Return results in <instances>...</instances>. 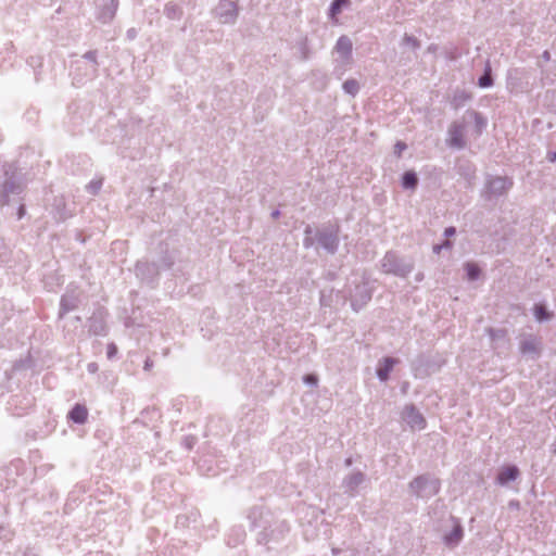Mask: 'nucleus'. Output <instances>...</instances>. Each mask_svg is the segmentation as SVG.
<instances>
[{
	"label": "nucleus",
	"mask_w": 556,
	"mask_h": 556,
	"mask_svg": "<svg viewBox=\"0 0 556 556\" xmlns=\"http://www.w3.org/2000/svg\"><path fill=\"white\" fill-rule=\"evenodd\" d=\"M415 267L409 256H402L396 251H388L381 260L382 271L401 278H406Z\"/></svg>",
	"instance_id": "39448f33"
},
{
	"label": "nucleus",
	"mask_w": 556,
	"mask_h": 556,
	"mask_svg": "<svg viewBox=\"0 0 556 556\" xmlns=\"http://www.w3.org/2000/svg\"><path fill=\"white\" fill-rule=\"evenodd\" d=\"M134 271L136 278L139 279L142 285H147L152 289L159 285L160 267L155 262H149L147 260L137 261Z\"/></svg>",
	"instance_id": "6e6552de"
},
{
	"label": "nucleus",
	"mask_w": 556,
	"mask_h": 556,
	"mask_svg": "<svg viewBox=\"0 0 556 556\" xmlns=\"http://www.w3.org/2000/svg\"><path fill=\"white\" fill-rule=\"evenodd\" d=\"M488 332L492 339H495L498 337H503L505 333V330H497V329L489 328Z\"/></svg>",
	"instance_id": "de8ad7c7"
},
{
	"label": "nucleus",
	"mask_w": 556,
	"mask_h": 556,
	"mask_svg": "<svg viewBox=\"0 0 556 556\" xmlns=\"http://www.w3.org/2000/svg\"><path fill=\"white\" fill-rule=\"evenodd\" d=\"M477 86L482 89L491 88L494 86V76L490 60L485 61L483 72L478 77Z\"/></svg>",
	"instance_id": "c85d7f7f"
},
{
	"label": "nucleus",
	"mask_w": 556,
	"mask_h": 556,
	"mask_svg": "<svg viewBox=\"0 0 556 556\" xmlns=\"http://www.w3.org/2000/svg\"><path fill=\"white\" fill-rule=\"evenodd\" d=\"M372 291V288L367 281L363 280L355 283L354 287L349 290L352 309L356 313L363 309L371 301Z\"/></svg>",
	"instance_id": "1a4fd4ad"
},
{
	"label": "nucleus",
	"mask_w": 556,
	"mask_h": 556,
	"mask_svg": "<svg viewBox=\"0 0 556 556\" xmlns=\"http://www.w3.org/2000/svg\"><path fill=\"white\" fill-rule=\"evenodd\" d=\"M513 179L503 176H488L484 185V198L491 200L506 194L513 188Z\"/></svg>",
	"instance_id": "9d476101"
},
{
	"label": "nucleus",
	"mask_w": 556,
	"mask_h": 556,
	"mask_svg": "<svg viewBox=\"0 0 556 556\" xmlns=\"http://www.w3.org/2000/svg\"><path fill=\"white\" fill-rule=\"evenodd\" d=\"M527 72L525 68L514 67L508 70L506 86L510 92H523L527 88Z\"/></svg>",
	"instance_id": "2eb2a0df"
},
{
	"label": "nucleus",
	"mask_w": 556,
	"mask_h": 556,
	"mask_svg": "<svg viewBox=\"0 0 556 556\" xmlns=\"http://www.w3.org/2000/svg\"><path fill=\"white\" fill-rule=\"evenodd\" d=\"M351 3V0H332L327 12L329 20L338 21V15H340L344 9L350 8Z\"/></svg>",
	"instance_id": "7c9ffc66"
},
{
	"label": "nucleus",
	"mask_w": 556,
	"mask_h": 556,
	"mask_svg": "<svg viewBox=\"0 0 556 556\" xmlns=\"http://www.w3.org/2000/svg\"><path fill=\"white\" fill-rule=\"evenodd\" d=\"M157 266L160 267V270L163 269V270H167V269H170L173 267V265L175 264V257L174 255L168 251V249H162L161 250V255L159 257V261H157Z\"/></svg>",
	"instance_id": "f704fd0d"
},
{
	"label": "nucleus",
	"mask_w": 556,
	"mask_h": 556,
	"mask_svg": "<svg viewBox=\"0 0 556 556\" xmlns=\"http://www.w3.org/2000/svg\"><path fill=\"white\" fill-rule=\"evenodd\" d=\"M402 419L412 428L422 430L427 427V420L414 404H407L403 408Z\"/></svg>",
	"instance_id": "f3484780"
},
{
	"label": "nucleus",
	"mask_w": 556,
	"mask_h": 556,
	"mask_svg": "<svg viewBox=\"0 0 556 556\" xmlns=\"http://www.w3.org/2000/svg\"><path fill=\"white\" fill-rule=\"evenodd\" d=\"M353 463V459L351 457H348L345 460H344V464L345 466L350 467Z\"/></svg>",
	"instance_id": "0e129e2a"
},
{
	"label": "nucleus",
	"mask_w": 556,
	"mask_h": 556,
	"mask_svg": "<svg viewBox=\"0 0 556 556\" xmlns=\"http://www.w3.org/2000/svg\"><path fill=\"white\" fill-rule=\"evenodd\" d=\"M81 59L88 61L89 64H85V73L80 75L77 72L80 70L81 61L78 60L74 63V70L72 72L74 85H83L86 80L94 79L98 76V51L89 50L85 54H83Z\"/></svg>",
	"instance_id": "0eeeda50"
},
{
	"label": "nucleus",
	"mask_w": 556,
	"mask_h": 556,
	"mask_svg": "<svg viewBox=\"0 0 556 556\" xmlns=\"http://www.w3.org/2000/svg\"><path fill=\"white\" fill-rule=\"evenodd\" d=\"M270 215H271V217L274 219H276V218H278L280 216V211L279 210H274Z\"/></svg>",
	"instance_id": "052dcab7"
},
{
	"label": "nucleus",
	"mask_w": 556,
	"mask_h": 556,
	"mask_svg": "<svg viewBox=\"0 0 556 556\" xmlns=\"http://www.w3.org/2000/svg\"><path fill=\"white\" fill-rule=\"evenodd\" d=\"M402 43L410 47L414 51L418 50L421 47L420 40L417 39L413 35L405 34Z\"/></svg>",
	"instance_id": "58836bf2"
},
{
	"label": "nucleus",
	"mask_w": 556,
	"mask_h": 556,
	"mask_svg": "<svg viewBox=\"0 0 556 556\" xmlns=\"http://www.w3.org/2000/svg\"><path fill=\"white\" fill-rule=\"evenodd\" d=\"M521 472L517 465L506 464L498 468L495 483L500 486H508L509 483L516 481Z\"/></svg>",
	"instance_id": "a211bd4d"
},
{
	"label": "nucleus",
	"mask_w": 556,
	"mask_h": 556,
	"mask_svg": "<svg viewBox=\"0 0 556 556\" xmlns=\"http://www.w3.org/2000/svg\"><path fill=\"white\" fill-rule=\"evenodd\" d=\"M326 302H327V299H325L324 291H321V293H320V303H321V305H326Z\"/></svg>",
	"instance_id": "680f3d73"
},
{
	"label": "nucleus",
	"mask_w": 556,
	"mask_h": 556,
	"mask_svg": "<svg viewBox=\"0 0 556 556\" xmlns=\"http://www.w3.org/2000/svg\"><path fill=\"white\" fill-rule=\"evenodd\" d=\"M452 247H453V242L445 240L441 243L433 244L432 251H433V253L439 254L443 249L447 250V249H452Z\"/></svg>",
	"instance_id": "ea45409f"
},
{
	"label": "nucleus",
	"mask_w": 556,
	"mask_h": 556,
	"mask_svg": "<svg viewBox=\"0 0 556 556\" xmlns=\"http://www.w3.org/2000/svg\"><path fill=\"white\" fill-rule=\"evenodd\" d=\"M27 64L34 68V74H35V80L36 81H39L40 80V77H39V72H38V68H41L42 67V58L41 56H38V55H33V56H29L27 59Z\"/></svg>",
	"instance_id": "4c0bfd02"
},
{
	"label": "nucleus",
	"mask_w": 556,
	"mask_h": 556,
	"mask_svg": "<svg viewBox=\"0 0 556 556\" xmlns=\"http://www.w3.org/2000/svg\"><path fill=\"white\" fill-rule=\"evenodd\" d=\"M342 89L345 93L355 97L359 91V84L356 79L350 78L343 83Z\"/></svg>",
	"instance_id": "e433bc0d"
},
{
	"label": "nucleus",
	"mask_w": 556,
	"mask_h": 556,
	"mask_svg": "<svg viewBox=\"0 0 556 556\" xmlns=\"http://www.w3.org/2000/svg\"><path fill=\"white\" fill-rule=\"evenodd\" d=\"M407 149V144L404 141H396L394 144V154L397 157L402 156V153Z\"/></svg>",
	"instance_id": "a18cd8bd"
},
{
	"label": "nucleus",
	"mask_w": 556,
	"mask_h": 556,
	"mask_svg": "<svg viewBox=\"0 0 556 556\" xmlns=\"http://www.w3.org/2000/svg\"><path fill=\"white\" fill-rule=\"evenodd\" d=\"M508 505H509V507H510V508H516V509H518V508H519V506H520V503H519V501H517V500H511V501L509 502V504H508Z\"/></svg>",
	"instance_id": "4d7b16f0"
},
{
	"label": "nucleus",
	"mask_w": 556,
	"mask_h": 556,
	"mask_svg": "<svg viewBox=\"0 0 556 556\" xmlns=\"http://www.w3.org/2000/svg\"><path fill=\"white\" fill-rule=\"evenodd\" d=\"M334 49L343 61H349L352 58L353 43L348 36H340L336 42Z\"/></svg>",
	"instance_id": "cd10ccee"
},
{
	"label": "nucleus",
	"mask_w": 556,
	"mask_h": 556,
	"mask_svg": "<svg viewBox=\"0 0 556 556\" xmlns=\"http://www.w3.org/2000/svg\"><path fill=\"white\" fill-rule=\"evenodd\" d=\"M332 554L333 555H339L340 554V549L339 548H332Z\"/></svg>",
	"instance_id": "338daca9"
},
{
	"label": "nucleus",
	"mask_w": 556,
	"mask_h": 556,
	"mask_svg": "<svg viewBox=\"0 0 556 556\" xmlns=\"http://www.w3.org/2000/svg\"><path fill=\"white\" fill-rule=\"evenodd\" d=\"M401 187L404 190L414 192L419 185L418 174L414 169H407L401 175Z\"/></svg>",
	"instance_id": "bb28decb"
},
{
	"label": "nucleus",
	"mask_w": 556,
	"mask_h": 556,
	"mask_svg": "<svg viewBox=\"0 0 556 556\" xmlns=\"http://www.w3.org/2000/svg\"><path fill=\"white\" fill-rule=\"evenodd\" d=\"M317 227L314 228L312 225L307 224L304 228V238H303V247L305 249H311L314 247V237H316Z\"/></svg>",
	"instance_id": "c9c22d12"
},
{
	"label": "nucleus",
	"mask_w": 556,
	"mask_h": 556,
	"mask_svg": "<svg viewBox=\"0 0 556 556\" xmlns=\"http://www.w3.org/2000/svg\"><path fill=\"white\" fill-rule=\"evenodd\" d=\"M88 330L93 336L104 337L108 334L105 315L102 309L93 312L88 318Z\"/></svg>",
	"instance_id": "6ab92c4d"
},
{
	"label": "nucleus",
	"mask_w": 556,
	"mask_h": 556,
	"mask_svg": "<svg viewBox=\"0 0 556 556\" xmlns=\"http://www.w3.org/2000/svg\"><path fill=\"white\" fill-rule=\"evenodd\" d=\"M467 117L473 121V132L476 137H480L488 127V118L481 112L471 109L465 112L463 118Z\"/></svg>",
	"instance_id": "393cba45"
},
{
	"label": "nucleus",
	"mask_w": 556,
	"mask_h": 556,
	"mask_svg": "<svg viewBox=\"0 0 556 556\" xmlns=\"http://www.w3.org/2000/svg\"><path fill=\"white\" fill-rule=\"evenodd\" d=\"M303 382L307 386L315 387L318 383V378L314 374H307V375H304Z\"/></svg>",
	"instance_id": "c03bdc74"
},
{
	"label": "nucleus",
	"mask_w": 556,
	"mask_h": 556,
	"mask_svg": "<svg viewBox=\"0 0 556 556\" xmlns=\"http://www.w3.org/2000/svg\"><path fill=\"white\" fill-rule=\"evenodd\" d=\"M308 59V55L306 52H303V60H307Z\"/></svg>",
	"instance_id": "774afa93"
},
{
	"label": "nucleus",
	"mask_w": 556,
	"mask_h": 556,
	"mask_svg": "<svg viewBox=\"0 0 556 556\" xmlns=\"http://www.w3.org/2000/svg\"><path fill=\"white\" fill-rule=\"evenodd\" d=\"M102 187V181L101 180H92L88 184L87 186V190L91 193V194H97L99 192V190L101 189Z\"/></svg>",
	"instance_id": "a19ab883"
},
{
	"label": "nucleus",
	"mask_w": 556,
	"mask_h": 556,
	"mask_svg": "<svg viewBox=\"0 0 556 556\" xmlns=\"http://www.w3.org/2000/svg\"><path fill=\"white\" fill-rule=\"evenodd\" d=\"M443 235L445 238L454 237L456 235V228L454 226H448L444 229Z\"/></svg>",
	"instance_id": "8fccbe9b"
},
{
	"label": "nucleus",
	"mask_w": 556,
	"mask_h": 556,
	"mask_svg": "<svg viewBox=\"0 0 556 556\" xmlns=\"http://www.w3.org/2000/svg\"><path fill=\"white\" fill-rule=\"evenodd\" d=\"M341 227L338 220H330L317 227L316 237H314V249L318 252L323 250L329 255H334L340 245Z\"/></svg>",
	"instance_id": "7ed1b4c3"
},
{
	"label": "nucleus",
	"mask_w": 556,
	"mask_h": 556,
	"mask_svg": "<svg viewBox=\"0 0 556 556\" xmlns=\"http://www.w3.org/2000/svg\"><path fill=\"white\" fill-rule=\"evenodd\" d=\"M27 187L25 173L15 163H4L0 174V208L10 206L21 197Z\"/></svg>",
	"instance_id": "f03ea898"
},
{
	"label": "nucleus",
	"mask_w": 556,
	"mask_h": 556,
	"mask_svg": "<svg viewBox=\"0 0 556 556\" xmlns=\"http://www.w3.org/2000/svg\"><path fill=\"white\" fill-rule=\"evenodd\" d=\"M164 15L172 21H179L184 15L182 8L174 1H168L164 5Z\"/></svg>",
	"instance_id": "473e14b6"
},
{
	"label": "nucleus",
	"mask_w": 556,
	"mask_h": 556,
	"mask_svg": "<svg viewBox=\"0 0 556 556\" xmlns=\"http://www.w3.org/2000/svg\"><path fill=\"white\" fill-rule=\"evenodd\" d=\"M87 370L89 374H96L99 370V365L96 362H91L87 365Z\"/></svg>",
	"instance_id": "3c124183"
},
{
	"label": "nucleus",
	"mask_w": 556,
	"mask_h": 556,
	"mask_svg": "<svg viewBox=\"0 0 556 556\" xmlns=\"http://www.w3.org/2000/svg\"><path fill=\"white\" fill-rule=\"evenodd\" d=\"M400 363V359L392 356H384L378 361L376 367V376L381 382H387L394 367Z\"/></svg>",
	"instance_id": "412c9836"
},
{
	"label": "nucleus",
	"mask_w": 556,
	"mask_h": 556,
	"mask_svg": "<svg viewBox=\"0 0 556 556\" xmlns=\"http://www.w3.org/2000/svg\"><path fill=\"white\" fill-rule=\"evenodd\" d=\"M409 493L418 500H429L441 490V481L430 472L416 476L408 483Z\"/></svg>",
	"instance_id": "20e7f679"
},
{
	"label": "nucleus",
	"mask_w": 556,
	"mask_h": 556,
	"mask_svg": "<svg viewBox=\"0 0 556 556\" xmlns=\"http://www.w3.org/2000/svg\"><path fill=\"white\" fill-rule=\"evenodd\" d=\"M212 14L220 24L235 25L239 17V5L232 0H219Z\"/></svg>",
	"instance_id": "9b49d317"
},
{
	"label": "nucleus",
	"mask_w": 556,
	"mask_h": 556,
	"mask_svg": "<svg viewBox=\"0 0 556 556\" xmlns=\"http://www.w3.org/2000/svg\"><path fill=\"white\" fill-rule=\"evenodd\" d=\"M195 443L197 438L194 435H186L182 440V444L188 451L192 450Z\"/></svg>",
	"instance_id": "37998d69"
},
{
	"label": "nucleus",
	"mask_w": 556,
	"mask_h": 556,
	"mask_svg": "<svg viewBox=\"0 0 556 556\" xmlns=\"http://www.w3.org/2000/svg\"><path fill=\"white\" fill-rule=\"evenodd\" d=\"M424 278H425V276H424V273H421V271H420V273H417V274H416V276H415V280H416L417 282L422 281V280H424Z\"/></svg>",
	"instance_id": "bf43d9fd"
},
{
	"label": "nucleus",
	"mask_w": 556,
	"mask_h": 556,
	"mask_svg": "<svg viewBox=\"0 0 556 556\" xmlns=\"http://www.w3.org/2000/svg\"><path fill=\"white\" fill-rule=\"evenodd\" d=\"M248 519L251 529L261 528L256 542L260 545L280 543L289 532L290 528L286 520L276 518L269 510L262 506H253L249 509Z\"/></svg>",
	"instance_id": "f257e3e1"
},
{
	"label": "nucleus",
	"mask_w": 556,
	"mask_h": 556,
	"mask_svg": "<svg viewBox=\"0 0 556 556\" xmlns=\"http://www.w3.org/2000/svg\"><path fill=\"white\" fill-rule=\"evenodd\" d=\"M453 527L451 531L443 535V543L445 546L453 548L457 546L464 539V527L458 518L451 517Z\"/></svg>",
	"instance_id": "aec40b11"
},
{
	"label": "nucleus",
	"mask_w": 556,
	"mask_h": 556,
	"mask_svg": "<svg viewBox=\"0 0 556 556\" xmlns=\"http://www.w3.org/2000/svg\"><path fill=\"white\" fill-rule=\"evenodd\" d=\"M77 73H79L80 75L85 73V64L83 65V62L80 63V70Z\"/></svg>",
	"instance_id": "69168bd1"
},
{
	"label": "nucleus",
	"mask_w": 556,
	"mask_h": 556,
	"mask_svg": "<svg viewBox=\"0 0 556 556\" xmlns=\"http://www.w3.org/2000/svg\"><path fill=\"white\" fill-rule=\"evenodd\" d=\"M126 35L128 39L134 40L137 36V30L135 28H129Z\"/></svg>",
	"instance_id": "864d4df0"
},
{
	"label": "nucleus",
	"mask_w": 556,
	"mask_h": 556,
	"mask_svg": "<svg viewBox=\"0 0 556 556\" xmlns=\"http://www.w3.org/2000/svg\"><path fill=\"white\" fill-rule=\"evenodd\" d=\"M464 270L468 281H477L482 275V269L479 264L472 261L464 264Z\"/></svg>",
	"instance_id": "72a5a7b5"
},
{
	"label": "nucleus",
	"mask_w": 556,
	"mask_h": 556,
	"mask_svg": "<svg viewBox=\"0 0 556 556\" xmlns=\"http://www.w3.org/2000/svg\"><path fill=\"white\" fill-rule=\"evenodd\" d=\"M117 352H118V349L115 343L112 342V343L108 344L106 356L109 359L114 358L116 356Z\"/></svg>",
	"instance_id": "49530a36"
},
{
	"label": "nucleus",
	"mask_w": 556,
	"mask_h": 556,
	"mask_svg": "<svg viewBox=\"0 0 556 556\" xmlns=\"http://www.w3.org/2000/svg\"><path fill=\"white\" fill-rule=\"evenodd\" d=\"M532 313L538 323L549 321L554 318V313L543 302L535 303L532 307Z\"/></svg>",
	"instance_id": "c756f323"
},
{
	"label": "nucleus",
	"mask_w": 556,
	"mask_h": 556,
	"mask_svg": "<svg viewBox=\"0 0 556 556\" xmlns=\"http://www.w3.org/2000/svg\"><path fill=\"white\" fill-rule=\"evenodd\" d=\"M313 75H320V81H319L320 86H319V88L324 89L326 87V85H327V76L324 73L319 72V71L313 72Z\"/></svg>",
	"instance_id": "09e8293b"
},
{
	"label": "nucleus",
	"mask_w": 556,
	"mask_h": 556,
	"mask_svg": "<svg viewBox=\"0 0 556 556\" xmlns=\"http://www.w3.org/2000/svg\"><path fill=\"white\" fill-rule=\"evenodd\" d=\"M454 168L456 174L465 180L467 188H472L475 186L477 167L470 160L466 157H457Z\"/></svg>",
	"instance_id": "4468645a"
},
{
	"label": "nucleus",
	"mask_w": 556,
	"mask_h": 556,
	"mask_svg": "<svg viewBox=\"0 0 556 556\" xmlns=\"http://www.w3.org/2000/svg\"><path fill=\"white\" fill-rule=\"evenodd\" d=\"M51 214L58 223L64 222L73 216L72 211L67 208V204L63 195L53 198L51 203Z\"/></svg>",
	"instance_id": "4be33fe9"
},
{
	"label": "nucleus",
	"mask_w": 556,
	"mask_h": 556,
	"mask_svg": "<svg viewBox=\"0 0 556 556\" xmlns=\"http://www.w3.org/2000/svg\"><path fill=\"white\" fill-rule=\"evenodd\" d=\"M80 301V293L78 290L67 288L60 299L59 318L62 319L66 314L75 311L79 306Z\"/></svg>",
	"instance_id": "dca6fc26"
},
{
	"label": "nucleus",
	"mask_w": 556,
	"mask_h": 556,
	"mask_svg": "<svg viewBox=\"0 0 556 556\" xmlns=\"http://www.w3.org/2000/svg\"><path fill=\"white\" fill-rule=\"evenodd\" d=\"M542 338L533 333L523 334L519 342V351L521 355L536 359L542 353Z\"/></svg>",
	"instance_id": "ddd939ff"
},
{
	"label": "nucleus",
	"mask_w": 556,
	"mask_h": 556,
	"mask_svg": "<svg viewBox=\"0 0 556 556\" xmlns=\"http://www.w3.org/2000/svg\"><path fill=\"white\" fill-rule=\"evenodd\" d=\"M365 473L362 471H353L346 477H344L342 481V488L344 489V493L350 496H355L357 493L358 486L365 481Z\"/></svg>",
	"instance_id": "5701e85b"
},
{
	"label": "nucleus",
	"mask_w": 556,
	"mask_h": 556,
	"mask_svg": "<svg viewBox=\"0 0 556 556\" xmlns=\"http://www.w3.org/2000/svg\"><path fill=\"white\" fill-rule=\"evenodd\" d=\"M88 408L85 404L76 403L67 413V419L75 425H85L88 420Z\"/></svg>",
	"instance_id": "a878e982"
},
{
	"label": "nucleus",
	"mask_w": 556,
	"mask_h": 556,
	"mask_svg": "<svg viewBox=\"0 0 556 556\" xmlns=\"http://www.w3.org/2000/svg\"><path fill=\"white\" fill-rule=\"evenodd\" d=\"M472 99V94L466 90H455L451 100V106L457 111L462 109L468 101Z\"/></svg>",
	"instance_id": "2f4dec72"
},
{
	"label": "nucleus",
	"mask_w": 556,
	"mask_h": 556,
	"mask_svg": "<svg viewBox=\"0 0 556 556\" xmlns=\"http://www.w3.org/2000/svg\"><path fill=\"white\" fill-rule=\"evenodd\" d=\"M407 388H408V382H405V383L402 386V388H401L402 393H404V394H405V393L407 392Z\"/></svg>",
	"instance_id": "e2e57ef3"
},
{
	"label": "nucleus",
	"mask_w": 556,
	"mask_h": 556,
	"mask_svg": "<svg viewBox=\"0 0 556 556\" xmlns=\"http://www.w3.org/2000/svg\"><path fill=\"white\" fill-rule=\"evenodd\" d=\"M237 532V536L239 541H242L245 538V532L242 529H233Z\"/></svg>",
	"instance_id": "6e6d98bb"
},
{
	"label": "nucleus",
	"mask_w": 556,
	"mask_h": 556,
	"mask_svg": "<svg viewBox=\"0 0 556 556\" xmlns=\"http://www.w3.org/2000/svg\"><path fill=\"white\" fill-rule=\"evenodd\" d=\"M547 160L552 163H555L556 162V150L555 151H549L547 153Z\"/></svg>",
	"instance_id": "5fc2aeb1"
},
{
	"label": "nucleus",
	"mask_w": 556,
	"mask_h": 556,
	"mask_svg": "<svg viewBox=\"0 0 556 556\" xmlns=\"http://www.w3.org/2000/svg\"><path fill=\"white\" fill-rule=\"evenodd\" d=\"M445 362L439 353H421L412 362L413 375L417 379H425L440 371Z\"/></svg>",
	"instance_id": "423d86ee"
},
{
	"label": "nucleus",
	"mask_w": 556,
	"mask_h": 556,
	"mask_svg": "<svg viewBox=\"0 0 556 556\" xmlns=\"http://www.w3.org/2000/svg\"><path fill=\"white\" fill-rule=\"evenodd\" d=\"M153 361L150 357H147L143 364V370L150 371L153 367Z\"/></svg>",
	"instance_id": "603ef678"
},
{
	"label": "nucleus",
	"mask_w": 556,
	"mask_h": 556,
	"mask_svg": "<svg viewBox=\"0 0 556 556\" xmlns=\"http://www.w3.org/2000/svg\"><path fill=\"white\" fill-rule=\"evenodd\" d=\"M541 56H542V59L544 61H549L551 60V52L548 50H544Z\"/></svg>",
	"instance_id": "13d9d810"
},
{
	"label": "nucleus",
	"mask_w": 556,
	"mask_h": 556,
	"mask_svg": "<svg viewBox=\"0 0 556 556\" xmlns=\"http://www.w3.org/2000/svg\"><path fill=\"white\" fill-rule=\"evenodd\" d=\"M118 9V0H104L97 12V20L102 24L111 23Z\"/></svg>",
	"instance_id": "b1692460"
},
{
	"label": "nucleus",
	"mask_w": 556,
	"mask_h": 556,
	"mask_svg": "<svg viewBox=\"0 0 556 556\" xmlns=\"http://www.w3.org/2000/svg\"><path fill=\"white\" fill-rule=\"evenodd\" d=\"M14 203H17V210H16V218L20 220L26 215V206L23 200H16Z\"/></svg>",
	"instance_id": "79ce46f5"
},
{
	"label": "nucleus",
	"mask_w": 556,
	"mask_h": 556,
	"mask_svg": "<svg viewBox=\"0 0 556 556\" xmlns=\"http://www.w3.org/2000/svg\"><path fill=\"white\" fill-rule=\"evenodd\" d=\"M466 127L464 118L462 121H453L450 124L447 128V137L445 139V143L448 148L455 150H463L466 148Z\"/></svg>",
	"instance_id": "f8f14e48"
}]
</instances>
